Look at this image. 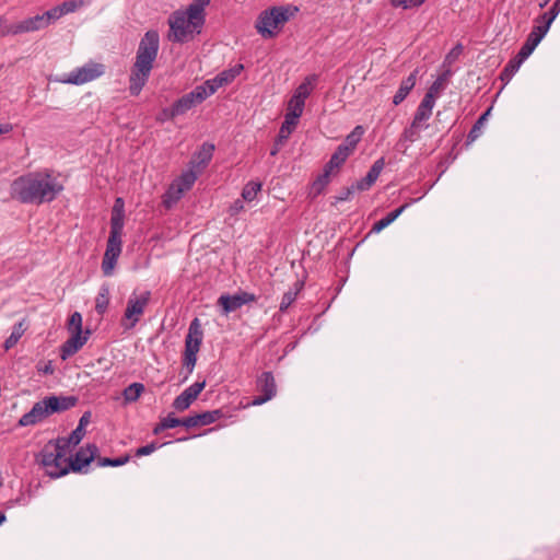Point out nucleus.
<instances>
[{
  "mask_svg": "<svg viewBox=\"0 0 560 560\" xmlns=\"http://www.w3.org/2000/svg\"><path fill=\"white\" fill-rule=\"evenodd\" d=\"M160 48L158 31L149 30L141 37L136 51L135 62L129 74V93L138 96L147 84Z\"/></svg>",
  "mask_w": 560,
  "mask_h": 560,
  "instance_id": "nucleus-1",
  "label": "nucleus"
},
{
  "mask_svg": "<svg viewBox=\"0 0 560 560\" xmlns=\"http://www.w3.org/2000/svg\"><path fill=\"white\" fill-rule=\"evenodd\" d=\"M205 16L194 13L189 8L185 11L176 10L168 18V39L174 43H186L194 34H199L205 24Z\"/></svg>",
  "mask_w": 560,
  "mask_h": 560,
  "instance_id": "nucleus-2",
  "label": "nucleus"
},
{
  "mask_svg": "<svg viewBox=\"0 0 560 560\" xmlns=\"http://www.w3.org/2000/svg\"><path fill=\"white\" fill-rule=\"evenodd\" d=\"M292 13L285 7H272L262 11L257 18L255 27L264 38H272L280 26L289 21Z\"/></svg>",
  "mask_w": 560,
  "mask_h": 560,
  "instance_id": "nucleus-3",
  "label": "nucleus"
},
{
  "mask_svg": "<svg viewBox=\"0 0 560 560\" xmlns=\"http://www.w3.org/2000/svg\"><path fill=\"white\" fill-rule=\"evenodd\" d=\"M60 175L54 171L37 172V205L51 202L63 190Z\"/></svg>",
  "mask_w": 560,
  "mask_h": 560,
  "instance_id": "nucleus-4",
  "label": "nucleus"
},
{
  "mask_svg": "<svg viewBox=\"0 0 560 560\" xmlns=\"http://www.w3.org/2000/svg\"><path fill=\"white\" fill-rule=\"evenodd\" d=\"M104 71V65L91 61L75 68L59 81L67 84L81 85L100 78Z\"/></svg>",
  "mask_w": 560,
  "mask_h": 560,
  "instance_id": "nucleus-5",
  "label": "nucleus"
},
{
  "mask_svg": "<svg viewBox=\"0 0 560 560\" xmlns=\"http://www.w3.org/2000/svg\"><path fill=\"white\" fill-rule=\"evenodd\" d=\"M68 460H70V456H63L60 452L48 451L47 447L42 450V465L46 475L51 478L62 477L70 471Z\"/></svg>",
  "mask_w": 560,
  "mask_h": 560,
  "instance_id": "nucleus-6",
  "label": "nucleus"
},
{
  "mask_svg": "<svg viewBox=\"0 0 560 560\" xmlns=\"http://www.w3.org/2000/svg\"><path fill=\"white\" fill-rule=\"evenodd\" d=\"M78 402L75 396H49L37 402V418L47 417L74 407Z\"/></svg>",
  "mask_w": 560,
  "mask_h": 560,
  "instance_id": "nucleus-7",
  "label": "nucleus"
},
{
  "mask_svg": "<svg viewBox=\"0 0 560 560\" xmlns=\"http://www.w3.org/2000/svg\"><path fill=\"white\" fill-rule=\"evenodd\" d=\"M151 299L150 291H143L140 294H136L132 292L130 295L127 307L124 313V318L129 320L128 328L135 327L140 320L141 315L144 313L145 307L148 306Z\"/></svg>",
  "mask_w": 560,
  "mask_h": 560,
  "instance_id": "nucleus-8",
  "label": "nucleus"
},
{
  "mask_svg": "<svg viewBox=\"0 0 560 560\" xmlns=\"http://www.w3.org/2000/svg\"><path fill=\"white\" fill-rule=\"evenodd\" d=\"M11 197L21 202L35 200V175L28 173L13 180L11 184Z\"/></svg>",
  "mask_w": 560,
  "mask_h": 560,
  "instance_id": "nucleus-9",
  "label": "nucleus"
},
{
  "mask_svg": "<svg viewBox=\"0 0 560 560\" xmlns=\"http://www.w3.org/2000/svg\"><path fill=\"white\" fill-rule=\"evenodd\" d=\"M98 447L96 444L91 443L86 446L80 447L77 453L72 456L70 455V460H68V468L73 472H86L88 467L97 456Z\"/></svg>",
  "mask_w": 560,
  "mask_h": 560,
  "instance_id": "nucleus-10",
  "label": "nucleus"
},
{
  "mask_svg": "<svg viewBox=\"0 0 560 560\" xmlns=\"http://www.w3.org/2000/svg\"><path fill=\"white\" fill-rule=\"evenodd\" d=\"M256 388L260 395L254 397L252 406H260L272 399L277 394V385L272 372H262L256 380Z\"/></svg>",
  "mask_w": 560,
  "mask_h": 560,
  "instance_id": "nucleus-11",
  "label": "nucleus"
},
{
  "mask_svg": "<svg viewBox=\"0 0 560 560\" xmlns=\"http://www.w3.org/2000/svg\"><path fill=\"white\" fill-rule=\"evenodd\" d=\"M203 101V92H198L197 89L195 88L192 91L184 94L182 97H179L177 101L173 103V105L171 106V110H167L168 117H177L184 115L191 108L201 104Z\"/></svg>",
  "mask_w": 560,
  "mask_h": 560,
  "instance_id": "nucleus-12",
  "label": "nucleus"
},
{
  "mask_svg": "<svg viewBox=\"0 0 560 560\" xmlns=\"http://www.w3.org/2000/svg\"><path fill=\"white\" fill-rule=\"evenodd\" d=\"M121 237L109 235L106 244V250L102 261V271L104 276H112L115 265L121 254Z\"/></svg>",
  "mask_w": 560,
  "mask_h": 560,
  "instance_id": "nucleus-13",
  "label": "nucleus"
},
{
  "mask_svg": "<svg viewBox=\"0 0 560 560\" xmlns=\"http://www.w3.org/2000/svg\"><path fill=\"white\" fill-rule=\"evenodd\" d=\"M537 21L539 22V24L533 27L525 43L523 44L518 51L521 54V57L523 58H528L533 54L535 48L538 46V44L541 42V39L545 37V35L550 28L548 24L541 22L539 19H537Z\"/></svg>",
  "mask_w": 560,
  "mask_h": 560,
  "instance_id": "nucleus-14",
  "label": "nucleus"
},
{
  "mask_svg": "<svg viewBox=\"0 0 560 560\" xmlns=\"http://www.w3.org/2000/svg\"><path fill=\"white\" fill-rule=\"evenodd\" d=\"M256 295L249 292H240L234 295L223 294L219 298L218 304L222 306L223 313H232L245 304L255 302Z\"/></svg>",
  "mask_w": 560,
  "mask_h": 560,
  "instance_id": "nucleus-15",
  "label": "nucleus"
},
{
  "mask_svg": "<svg viewBox=\"0 0 560 560\" xmlns=\"http://www.w3.org/2000/svg\"><path fill=\"white\" fill-rule=\"evenodd\" d=\"M205 387L206 381L195 382L174 399L172 407L177 411H185L197 399Z\"/></svg>",
  "mask_w": 560,
  "mask_h": 560,
  "instance_id": "nucleus-16",
  "label": "nucleus"
},
{
  "mask_svg": "<svg viewBox=\"0 0 560 560\" xmlns=\"http://www.w3.org/2000/svg\"><path fill=\"white\" fill-rule=\"evenodd\" d=\"M91 331L88 329L85 334L72 332L60 347V357L66 360L75 354L88 341Z\"/></svg>",
  "mask_w": 560,
  "mask_h": 560,
  "instance_id": "nucleus-17",
  "label": "nucleus"
},
{
  "mask_svg": "<svg viewBox=\"0 0 560 560\" xmlns=\"http://www.w3.org/2000/svg\"><path fill=\"white\" fill-rule=\"evenodd\" d=\"M35 30V19L28 18L22 22L9 24L7 19L3 16H0V34L1 35H8V34H21L24 32L33 31Z\"/></svg>",
  "mask_w": 560,
  "mask_h": 560,
  "instance_id": "nucleus-18",
  "label": "nucleus"
},
{
  "mask_svg": "<svg viewBox=\"0 0 560 560\" xmlns=\"http://www.w3.org/2000/svg\"><path fill=\"white\" fill-rule=\"evenodd\" d=\"M202 329L198 318H195L188 328V334L185 338V350L199 352L202 342Z\"/></svg>",
  "mask_w": 560,
  "mask_h": 560,
  "instance_id": "nucleus-19",
  "label": "nucleus"
},
{
  "mask_svg": "<svg viewBox=\"0 0 560 560\" xmlns=\"http://www.w3.org/2000/svg\"><path fill=\"white\" fill-rule=\"evenodd\" d=\"M418 73L419 70L415 69L406 79L401 81L397 92L393 97V104L395 106L402 103L410 93V91L415 88Z\"/></svg>",
  "mask_w": 560,
  "mask_h": 560,
  "instance_id": "nucleus-20",
  "label": "nucleus"
},
{
  "mask_svg": "<svg viewBox=\"0 0 560 560\" xmlns=\"http://www.w3.org/2000/svg\"><path fill=\"white\" fill-rule=\"evenodd\" d=\"M435 101L432 97L431 93H425L422 101L420 102L417 110L415 113L413 119L417 122H425L432 115V109L434 107Z\"/></svg>",
  "mask_w": 560,
  "mask_h": 560,
  "instance_id": "nucleus-21",
  "label": "nucleus"
},
{
  "mask_svg": "<svg viewBox=\"0 0 560 560\" xmlns=\"http://www.w3.org/2000/svg\"><path fill=\"white\" fill-rule=\"evenodd\" d=\"M420 198H418L419 200ZM417 199H412V202H416ZM410 206V202L404 203L399 208L390 211L387 213L384 218L375 222L371 229V232L373 233H380L382 230H384L386 226H388L390 223H393L408 207Z\"/></svg>",
  "mask_w": 560,
  "mask_h": 560,
  "instance_id": "nucleus-22",
  "label": "nucleus"
},
{
  "mask_svg": "<svg viewBox=\"0 0 560 560\" xmlns=\"http://www.w3.org/2000/svg\"><path fill=\"white\" fill-rule=\"evenodd\" d=\"M304 288V281L296 280L293 285L282 295L279 311L285 313L288 308L295 302L298 295Z\"/></svg>",
  "mask_w": 560,
  "mask_h": 560,
  "instance_id": "nucleus-23",
  "label": "nucleus"
},
{
  "mask_svg": "<svg viewBox=\"0 0 560 560\" xmlns=\"http://www.w3.org/2000/svg\"><path fill=\"white\" fill-rule=\"evenodd\" d=\"M527 58L521 57V54L517 52L515 57L509 60V62L505 65L503 70L500 73V80L504 82V84H508L513 75L518 71L521 65L526 60Z\"/></svg>",
  "mask_w": 560,
  "mask_h": 560,
  "instance_id": "nucleus-24",
  "label": "nucleus"
},
{
  "mask_svg": "<svg viewBox=\"0 0 560 560\" xmlns=\"http://www.w3.org/2000/svg\"><path fill=\"white\" fill-rule=\"evenodd\" d=\"M318 81L317 74H310L307 75L304 81L295 89L293 95L295 98H301L303 101H306V98L311 95L312 91L314 90L316 83Z\"/></svg>",
  "mask_w": 560,
  "mask_h": 560,
  "instance_id": "nucleus-25",
  "label": "nucleus"
},
{
  "mask_svg": "<svg viewBox=\"0 0 560 560\" xmlns=\"http://www.w3.org/2000/svg\"><path fill=\"white\" fill-rule=\"evenodd\" d=\"M363 133V127L355 126L353 130L346 137L343 143L339 144L338 147L346 148V151L351 154L357 148V144L360 142Z\"/></svg>",
  "mask_w": 560,
  "mask_h": 560,
  "instance_id": "nucleus-26",
  "label": "nucleus"
},
{
  "mask_svg": "<svg viewBox=\"0 0 560 560\" xmlns=\"http://www.w3.org/2000/svg\"><path fill=\"white\" fill-rule=\"evenodd\" d=\"M62 16L61 9L58 5L47 10L42 15L37 14V30L40 27H46Z\"/></svg>",
  "mask_w": 560,
  "mask_h": 560,
  "instance_id": "nucleus-27",
  "label": "nucleus"
},
{
  "mask_svg": "<svg viewBox=\"0 0 560 560\" xmlns=\"http://www.w3.org/2000/svg\"><path fill=\"white\" fill-rule=\"evenodd\" d=\"M298 124H299V120L284 115V121L282 122V125L279 129V133L277 136V142L284 143L289 139L290 135L294 131Z\"/></svg>",
  "mask_w": 560,
  "mask_h": 560,
  "instance_id": "nucleus-28",
  "label": "nucleus"
},
{
  "mask_svg": "<svg viewBox=\"0 0 560 560\" xmlns=\"http://www.w3.org/2000/svg\"><path fill=\"white\" fill-rule=\"evenodd\" d=\"M346 150V148L337 147L336 151L330 156V160L325 164V167L331 172L334 170H339L350 155Z\"/></svg>",
  "mask_w": 560,
  "mask_h": 560,
  "instance_id": "nucleus-29",
  "label": "nucleus"
},
{
  "mask_svg": "<svg viewBox=\"0 0 560 560\" xmlns=\"http://www.w3.org/2000/svg\"><path fill=\"white\" fill-rule=\"evenodd\" d=\"M428 128V125H423L421 122H417L415 119H412L409 127L405 128L404 132L401 133V140L408 141V142H416L420 139V131L421 129Z\"/></svg>",
  "mask_w": 560,
  "mask_h": 560,
  "instance_id": "nucleus-30",
  "label": "nucleus"
},
{
  "mask_svg": "<svg viewBox=\"0 0 560 560\" xmlns=\"http://www.w3.org/2000/svg\"><path fill=\"white\" fill-rule=\"evenodd\" d=\"M45 447H47L48 451L60 452L61 455L69 457L68 455L71 454L72 447L74 446L72 443H68L67 438H58L56 441H49Z\"/></svg>",
  "mask_w": 560,
  "mask_h": 560,
  "instance_id": "nucleus-31",
  "label": "nucleus"
},
{
  "mask_svg": "<svg viewBox=\"0 0 560 560\" xmlns=\"http://www.w3.org/2000/svg\"><path fill=\"white\" fill-rule=\"evenodd\" d=\"M183 188H178L177 185L172 183L163 196V205L165 208L170 209L183 197Z\"/></svg>",
  "mask_w": 560,
  "mask_h": 560,
  "instance_id": "nucleus-32",
  "label": "nucleus"
},
{
  "mask_svg": "<svg viewBox=\"0 0 560 560\" xmlns=\"http://www.w3.org/2000/svg\"><path fill=\"white\" fill-rule=\"evenodd\" d=\"M125 213L119 210L112 211L109 235L122 236Z\"/></svg>",
  "mask_w": 560,
  "mask_h": 560,
  "instance_id": "nucleus-33",
  "label": "nucleus"
},
{
  "mask_svg": "<svg viewBox=\"0 0 560 560\" xmlns=\"http://www.w3.org/2000/svg\"><path fill=\"white\" fill-rule=\"evenodd\" d=\"M491 108H488L474 124L471 127L468 136H467V143H472L477 138L480 137L482 132V128L485 126V122L487 121V118L490 114Z\"/></svg>",
  "mask_w": 560,
  "mask_h": 560,
  "instance_id": "nucleus-34",
  "label": "nucleus"
},
{
  "mask_svg": "<svg viewBox=\"0 0 560 560\" xmlns=\"http://www.w3.org/2000/svg\"><path fill=\"white\" fill-rule=\"evenodd\" d=\"M196 180L197 174L194 171L188 170L183 172L182 175L178 178H176L173 183L177 185L178 188H183V191L185 192L194 186Z\"/></svg>",
  "mask_w": 560,
  "mask_h": 560,
  "instance_id": "nucleus-35",
  "label": "nucleus"
},
{
  "mask_svg": "<svg viewBox=\"0 0 560 560\" xmlns=\"http://www.w3.org/2000/svg\"><path fill=\"white\" fill-rule=\"evenodd\" d=\"M196 415H197L199 427L209 425L224 417V413L221 409L209 410V411H205V412L196 413Z\"/></svg>",
  "mask_w": 560,
  "mask_h": 560,
  "instance_id": "nucleus-36",
  "label": "nucleus"
},
{
  "mask_svg": "<svg viewBox=\"0 0 560 560\" xmlns=\"http://www.w3.org/2000/svg\"><path fill=\"white\" fill-rule=\"evenodd\" d=\"M304 106H305V101H303L301 98H295V96L292 95V97L290 98V101L288 103V109H287L285 115L299 120V118L303 114Z\"/></svg>",
  "mask_w": 560,
  "mask_h": 560,
  "instance_id": "nucleus-37",
  "label": "nucleus"
},
{
  "mask_svg": "<svg viewBox=\"0 0 560 560\" xmlns=\"http://www.w3.org/2000/svg\"><path fill=\"white\" fill-rule=\"evenodd\" d=\"M25 329L26 328H25L24 322H19L18 324H15L12 329L11 335L4 341V345H3L4 349L9 350V349L13 348L18 343L20 338L23 336Z\"/></svg>",
  "mask_w": 560,
  "mask_h": 560,
  "instance_id": "nucleus-38",
  "label": "nucleus"
},
{
  "mask_svg": "<svg viewBox=\"0 0 560 560\" xmlns=\"http://www.w3.org/2000/svg\"><path fill=\"white\" fill-rule=\"evenodd\" d=\"M243 69H244V66L242 63H237L233 68L220 72L217 75L219 84H223V85L230 84L242 72Z\"/></svg>",
  "mask_w": 560,
  "mask_h": 560,
  "instance_id": "nucleus-39",
  "label": "nucleus"
},
{
  "mask_svg": "<svg viewBox=\"0 0 560 560\" xmlns=\"http://www.w3.org/2000/svg\"><path fill=\"white\" fill-rule=\"evenodd\" d=\"M331 173V171L324 166V172L318 175L312 184V191L315 196L322 194L324 188L329 184Z\"/></svg>",
  "mask_w": 560,
  "mask_h": 560,
  "instance_id": "nucleus-40",
  "label": "nucleus"
},
{
  "mask_svg": "<svg viewBox=\"0 0 560 560\" xmlns=\"http://www.w3.org/2000/svg\"><path fill=\"white\" fill-rule=\"evenodd\" d=\"M109 305V290L103 287L95 300V311L97 314L103 315Z\"/></svg>",
  "mask_w": 560,
  "mask_h": 560,
  "instance_id": "nucleus-41",
  "label": "nucleus"
},
{
  "mask_svg": "<svg viewBox=\"0 0 560 560\" xmlns=\"http://www.w3.org/2000/svg\"><path fill=\"white\" fill-rule=\"evenodd\" d=\"M144 392V385L142 383H132L124 389V398L126 401H136L140 395Z\"/></svg>",
  "mask_w": 560,
  "mask_h": 560,
  "instance_id": "nucleus-42",
  "label": "nucleus"
},
{
  "mask_svg": "<svg viewBox=\"0 0 560 560\" xmlns=\"http://www.w3.org/2000/svg\"><path fill=\"white\" fill-rule=\"evenodd\" d=\"M130 460L129 455H124L117 458H109V457H97L96 464L98 467H118L127 464Z\"/></svg>",
  "mask_w": 560,
  "mask_h": 560,
  "instance_id": "nucleus-43",
  "label": "nucleus"
},
{
  "mask_svg": "<svg viewBox=\"0 0 560 560\" xmlns=\"http://www.w3.org/2000/svg\"><path fill=\"white\" fill-rule=\"evenodd\" d=\"M260 189H261V183L250 180L244 186L243 191H242V197L246 201H252L256 198V196H257L258 191H260Z\"/></svg>",
  "mask_w": 560,
  "mask_h": 560,
  "instance_id": "nucleus-44",
  "label": "nucleus"
},
{
  "mask_svg": "<svg viewBox=\"0 0 560 560\" xmlns=\"http://www.w3.org/2000/svg\"><path fill=\"white\" fill-rule=\"evenodd\" d=\"M223 86V84H219L218 77L212 80H207L203 84L197 85L196 89L198 92H203L205 100L217 92L219 88Z\"/></svg>",
  "mask_w": 560,
  "mask_h": 560,
  "instance_id": "nucleus-45",
  "label": "nucleus"
},
{
  "mask_svg": "<svg viewBox=\"0 0 560 560\" xmlns=\"http://www.w3.org/2000/svg\"><path fill=\"white\" fill-rule=\"evenodd\" d=\"M559 13H560V0H556L552 3V5L549 8V10L547 12H545L542 15H540L538 19L541 22H545L546 24H548L550 26Z\"/></svg>",
  "mask_w": 560,
  "mask_h": 560,
  "instance_id": "nucleus-46",
  "label": "nucleus"
},
{
  "mask_svg": "<svg viewBox=\"0 0 560 560\" xmlns=\"http://www.w3.org/2000/svg\"><path fill=\"white\" fill-rule=\"evenodd\" d=\"M214 145L210 143H203L200 151L197 153V159L199 160V164L203 166L208 165L213 154Z\"/></svg>",
  "mask_w": 560,
  "mask_h": 560,
  "instance_id": "nucleus-47",
  "label": "nucleus"
},
{
  "mask_svg": "<svg viewBox=\"0 0 560 560\" xmlns=\"http://www.w3.org/2000/svg\"><path fill=\"white\" fill-rule=\"evenodd\" d=\"M68 330L72 332H82V315L79 312H74L71 314V316L68 319L67 324Z\"/></svg>",
  "mask_w": 560,
  "mask_h": 560,
  "instance_id": "nucleus-48",
  "label": "nucleus"
},
{
  "mask_svg": "<svg viewBox=\"0 0 560 560\" xmlns=\"http://www.w3.org/2000/svg\"><path fill=\"white\" fill-rule=\"evenodd\" d=\"M197 353L198 352L190 350L184 351L183 366L187 370V374H191L194 371L197 362Z\"/></svg>",
  "mask_w": 560,
  "mask_h": 560,
  "instance_id": "nucleus-49",
  "label": "nucleus"
},
{
  "mask_svg": "<svg viewBox=\"0 0 560 560\" xmlns=\"http://www.w3.org/2000/svg\"><path fill=\"white\" fill-rule=\"evenodd\" d=\"M85 4L84 0H68L59 4V9H61V14L65 15L67 13H72L77 11L79 8Z\"/></svg>",
  "mask_w": 560,
  "mask_h": 560,
  "instance_id": "nucleus-50",
  "label": "nucleus"
},
{
  "mask_svg": "<svg viewBox=\"0 0 560 560\" xmlns=\"http://www.w3.org/2000/svg\"><path fill=\"white\" fill-rule=\"evenodd\" d=\"M385 166V160L384 158H380L377 159L373 165L371 166V168L369 170L366 176L371 178L372 182H376L381 172L383 171Z\"/></svg>",
  "mask_w": 560,
  "mask_h": 560,
  "instance_id": "nucleus-51",
  "label": "nucleus"
},
{
  "mask_svg": "<svg viewBox=\"0 0 560 560\" xmlns=\"http://www.w3.org/2000/svg\"><path fill=\"white\" fill-rule=\"evenodd\" d=\"M427 0H390V4L394 8H401L404 10L418 8L422 5Z\"/></svg>",
  "mask_w": 560,
  "mask_h": 560,
  "instance_id": "nucleus-52",
  "label": "nucleus"
},
{
  "mask_svg": "<svg viewBox=\"0 0 560 560\" xmlns=\"http://www.w3.org/2000/svg\"><path fill=\"white\" fill-rule=\"evenodd\" d=\"M162 445L163 444H159L156 442H152L150 444H147L144 446H141V447L137 448L135 455L137 457L150 455L154 451H156L158 448L162 447Z\"/></svg>",
  "mask_w": 560,
  "mask_h": 560,
  "instance_id": "nucleus-53",
  "label": "nucleus"
},
{
  "mask_svg": "<svg viewBox=\"0 0 560 560\" xmlns=\"http://www.w3.org/2000/svg\"><path fill=\"white\" fill-rule=\"evenodd\" d=\"M85 430L81 427H77L71 434L67 438L68 443H72L73 446H77L82 439L84 438Z\"/></svg>",
  "mask_w": 560,
  "mask_h": 560,
  "instance_id": "nucleus-54",
  "label": "nucleus"
},
{
  "mask_svg": "<svg viewBox=\"0 0 560 560\" xmlns=\"http://www.w3.org/2000/svg\"><path fill=\"white\" fill-rule=\"evenodd\" d=\"M211 0H194L187 8L194 13H198L205 16V8L210 3Z\"/></svg>",
  "mask_w": 560,
  "mask_h": 560,
  "instance_id": "nucleus-55",
  "label": "nucleus"
},
{
  "mask_svg": "<svg viewBox=\"0 0 560 560\" xmlns=\"http://www.w3.org/2000/svg\"><path fill=\"white\" fill-rule=\"evenodd\" d=\"M358 191L354 184L349 187H345L340 190L339 195L335 197L336 202H342L350 199V197Z\"/></svg>",
  "mask_w": 560,
  "mask_h": 560,
  "instance_id": "nucleus-56",
  "label": "nucleus"
},
{
  "mask_svg": "<svg viewBox=\"0 0 560 560\" xmlns=\"http://www.w3.org/2000/svg\"><path fill=\"white\" fill-rule=\"evenodd\" d=\"M19 424L22 427L35 424V406H33L28 412L22 416Z\"/></svg>",
  "mask_w": 560,
  "mask_h": 560,
  "instance_id": "nucleus-57",
  "label": "nucleus"
},
{
  "mask_svg": "<svg viewBox=\"0 0 560 560\" xmlns=\"http://www.w3.org/2000/svg\"><path fill=\"white\" fill-rule=\"evenodd\" d=\"M166 429H173L178 425H182V419L174 417L173 413H168L165 418L162 419Z\"/></svg>",
  "mask_w": 560,
  "mask_h": 560,
  "instance_id": "nucleus-58",
  "label": "nucleus"
},
{
  "mask_svg": "<svg viewBox=\"0 0 560 560\" xmlns=\"http://www.w3.org/2000/svg\"><path fill=\"white\" fill-rule=\"evenodd\" d=\"M374 185V182L371 180L370 177L365 176L358 180L354 186L358 191H365L369 190Z\"/></svg>",
  "mask_w": 560,
  "mask_h": 560,
  "instance_id": "nucleus-59",
  "label": "nucleus"
},
{
  "mask_svg": "<svg viewBox=\"0 0 560 560\" xmlns=\"http://www.w3.org/2000/svg\"><path fill=\"white\" fill-rule=\"evenodd\" d=\"M182 425L187 428V429L199 427L197 415H192V416H188V417L182 418Z\"/></svg>",
  "mask_w": 560,
  "mask_h": 560,
  "instance_id": "nucleus-60",
  "label": "nucleus"
},
{
  "mask_svg": "<svg viewBox=\"0 0 560 560\" xmlns=\"http://www.w3.org/2000/svg\"><path fill=\"white\" fill-rule=\"evenodd\" d=\"M443 77L435 80L432 85L429 88L427 93H431L433 100L435 101V96L439 93L440 89L442 88Z\"/></svg>",
  "mask_w": 560,
  "mask_h": 560,
  "instance_id": "nucleus-61",
  "label": "nucleus"
},
{
  "mask_svg": "<svg viewBox=\"0 0 560 560\" xmlns=\"http://www.w3.org/2000/svg\"><path fill=\"white\" fill-rule=\"evenodd\" d=\"M90 418H91V412L90 411H86L84 412L81 418L79 419V424L78 427H81L84 429V427L89 423L90 421Z\"/></svg>",
  "mask_w": 560,
  "mask_h": 560,
  "instance_id": "nucleus-62",
  "label": "nucleus"
},
{
  "mask_svg": "<svg viewBox=\"0 0 560 560\" xmlns=\"http://www.w3.org/2000/svg\"><path fill=\"white\" fill-rule=\"evenodd\" d=\"M37 371L42 372L44 374H52L54 373V366H52L51 362L49 361L43 368H37Z\"/></svg>",
  "mask_w": 560,
  "mask_h": 560,
  "instance_id": "nucleus-63",
  "label": "nucleus"
},
{
  "mask_svg": "<svg viewBox=\"0 0 560 560\" xmlns=\"http://www.w3.org/2000/svg\"><path fill=\"white\" fill-rule=\"evenodd\" d=\"M115 210H119L120 213H124V200H122V198H120V197L116 198L114 207H113V211H115Z\"/></svg>",
  "mask_w": 560,
  "mask_h": 560,
  "instance_id": "nucleus-64",
  "label": "nucleus"
}]
</instances>
